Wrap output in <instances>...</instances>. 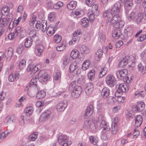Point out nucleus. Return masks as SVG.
Instances as JSON below:
<instances>
[{"label":"nucleus","instance_id":"nucleus-57","mask_svg":"<svg viewBox=\"0 0 146 146\" xmlns=\"http://www.w3.org/2000/svg\"><path fill=\"white\" fill-rule=\"evenodd\" d=\"M61 74L60 72L58 71L55 74L54 78V80H58L60 78Z\"/></svg>","mask_w":146,"mask_h":146},{"label":"nucleus","instance_id":"nucleus-39","mask_svg":"<svg viewBox=\"0 0 146 146\" xmlns=\"http://www.w3.org/2000/svg\"><path fill=\"white\" fill-rule=\"evenodd\" d=\"M33 111V108L32 107H27L25 110L26 115L29 116L32 114Z\"/></svg>","mask_w":146,"mask_h":146},{"label":"nucleus","instance_id":"nucleus-16","mask_svg":"<svg viewBox=\"0 0 146 146\" xmlns=\"http://www.w3.org/2000/svg\"><path fill=\"white\" fill-rule=\"evenodd\" d=\"M44 50V48L43 46L40 44L37 45L35 49L36 54L38 56H40Z\"/></svg>","mask_w":146,"mask_h":146},{"label":"nucleus","instance_id":"nucleus-25","mask_svg":"<svg viewBox=\"0 0 146 146\" xmlns=\"http://www.w3.org/2000/svg\"><path fill=\"white\" fill-rule=\"evenodd\" d=\"M77 5V2L75 1H70L67 5L68 8L70 10H73L75 9Z\"/></svg>","mask_w":146,"mask_h":146},{"label":"nucleus","instance_id":"nucleus-3","mask_svg":"<svg viewBox=\"0 0 146 146\" xmlns=\"http://www.w3.org/2000/svg\"><path fill=\"white\" fill-rule=\"evenodd\" d=\"M135 58L132 56L130 57H125L124 58H123L120 61L118 64V66L119 67L123 68L125 67L127 64L129 66L131 67H133L135 66V63L134 62H131L128 60V59H134Z\"/></svg>","mask_w":146,"mask_h":146},{"label":"nucleus","instance_id":"nucleus-34","mask_svg":"<svg viewBox=\"0 0 146 146\" xmlns=\"http://www.w3.org/2000/svg\"><path fill=\"white\" fill-rule=\"evenodd\" d=\"M90 64V62L89 60H87L84 62L82 66V69L83 70H86L88 69Z\"/></svg>","mask_w":146,"mask_h":146},{"label":"nucleus","instance_id":"nucleus-8","mask_svg":"<svg viewBox=\"0 0 146 146\" xmlns=\"http://www.w3.org/2000/svg\"><path fill=\"white\" fill-rule=\"evenodd\" d=\"M118 121V119L117 117H115L114 119L112 124L110 126V129L111 128V133L112 134H115L117 132V126Z\"/></svg>","mask_w":146,"mask_h":146},{"label":"nucleus","instance_id":"nucleus-53","mask_svg":"<svg viewBox=\"0 0 146 146\" xmlns=\"http://www.w3.org/2000/svg\"><path fill=\"white\" fill-rule=\"evenodd\" d=\"M76 86L75 82H72L69 85L68 88V90L69 92H72L74 90V88Z\"/></svg>","mask_w":146,"mask_h":146},{"label":"nucleus","instance_id":"nucleus-36","mask_svg":"<svg viewBox=\"0 0 146 146\" xmlns=\"http://www.w3.org/2000/svg\"><path fill=\"white\" fill-rule=\"evenodd\" d=\"M108 71V69L106 67L102 68L99 72V76L101 78L105 75Z\"/></svg>","mask_w":146,"mask_h":146},{"label":"nucleus","instance_id":"nucleus-17","mask_svg":"<svg viewBox=\"0 0 146 146\" xmlns=\"http://www.w3.org/2000/svg\"><path fill=\"white\" fill-rule=\"evenodd\" d=\"M125 13L127 17V19L129 21L133 20L136 16V13L134 12H130L129 11H126Z\"/></svg>","mask_w":146,"mask_h":146},{"label":"nucleus","instance_id":"nucleus-42","mask_svg":"<svg viewBox=\"0 0 146 146\" xmlns=\"http://www.w3.org/2000/svg\"><path fill=\"white\" fill-rule=\"evenodd\" d=\"M138 110L139 111H142L144 109L145 107V105L143 102H141L140 103H138L137 105Z\"/></svg>","mask_w":146,"mask_h":146},{"label":"nucleus","instance_id":"nucleus-41","mask_svg":"<svg viewBox=\"0 0 146 146\" xmlns=\"http://www.w3.org/2000/svg\"><path fill=\"white\" fill-rule=\"evenodd\" d=\"M73 14H75L78 17H81L84 14V12L83 11L79 9H76L74 12H72Z\"/></svg>","mask_w":146,"mask_h":146},{"label":"nucleus","instance_id":"nucleus-18","mask_svg":"<svg viewBox=\"0 0 146 146\" xmlns=\"http://www.w3.org/2000/svg\"><path fill=\"white\" fill-rule=\"evenodd\" d=\"M129 89L128 87L126 84H121L119 85L118 89L122 93L127 92L128 90Z\"/></svg>","mask_w":146,"mask_h":146},{"label":"nucleus","instance_id":"nucleus-54","mask_svg":"<svg viewBox=\"0 0 146 146\" xmlns=\"http://www.w3.org/2000/svg\"><path fill=\"white\" fill-rule=\"evenodd\" d=\"M90 141V143L93 144H95L98 142L97 138L93 136H91L89 137Z\"/></svg>","mask_w":146,"mask_h":146},{"label":"nucleus","instance_id":"nucleus-49","mask_svg":"<svg viewBox=\"0 0 146 146\" xmlns=\"http://www.w3.org/2000/svg\"><path fill=\"white\" fill-rule=\"evenodd\" d=\"M116 100L115 98L113 96H109L107 99V103L108 104H111L113 103Z\"/></svg>","mask_w":146,"mask_h":146},{"label":"nucleus","instance_id":"nucleus-20","mask_svg":"<svg viewBox=\"0 0 146 146\" xmlns=\"http://www.w3.org/2000/svg\"><path fill=\"white\" fill-rule=\"evenodd\" d=\"M19 74L18 73L11 74L9 77V80L11 82L17 81L19 78Z\"/></svg>","mask_w":146,"mask_h":146},{"label":"nucleus","instance_id":"nucleus-4","mask_svg":"<svg viewBox=\"0 0 146 146\" xmlns=\"http://www.w3.org/2000/svg\"><path fill=\"white\" fill-rule=\"evenodd\" d=\"M47 21L45 20H42L41 22L37 21L35 25L36 28L37 29H40L43 32L45 31L46 29Z\"/></svg>","mask_w":146,"mask_h":146},{"label":"nucleus","instance_id":"nucleus-21","mask_svg":"<svg viewBox=\"0 0 146 146\" xmlns=\"http://www.w3.org/2000/svg\"><path fill=\"white\" fill-rule=\"evenodd\" d=\"M56 30V27H53L51 26H49L46 29V33L49 36H51L55 32V31Z\"/></svg>","mask_w":146,"mask_h":146},{"label":"nucleus","instance_id":"nucleus-52","mask_svg":"<svg viewBox=\"0 0 146 146\" xmlns=\"http://www.w3.org/2000/svg\"><path fill=\"white\" fill-rule=\"evenodd\" d=\"M8 23V21L7 19H1L0 25L1 26H2L4 27L7 25Z\"/></svg>","mask_w":146,"mask_h":146},{"label":"nucleus","instance_id":"nucleus-1","mask_svg":"<svg viewBox=\"0 0 146 146\" xmlns=\"http://www.w3.org/2000/svg\"><path fill=\"white\" fill-rule=\"evenodd\" d=\"M94 125L96 129L102 128L103 132L104 133H106V131H109L110 129V126L106 123L103 115H101L96 119Z\"/></svg>","mask_w":146,"mask_h":146},{"label":"nucleus","instance_id":"nucleus-15","mask_svg":"<svg viewBox=\"0 0 146 146\" xmlns=\"http://www.w3.org/2000/svg\"><path fill=\"white\" fill-rule=\"evenodd\" d=\"M39 65H37L35 66L33 64H29L27 68V71H29L31 68H33V71L32 72H31L30 74L32 75L34 74L38 70L39 68L38 67Z\"/></svg>","mask_w":146,"mask_h":146},{"label":"nucleus","instance_id":"nucleus-27","mask_svg":"<svg viewBox=\"0 0 146 146\" xmlns=\"http://www.w3.org/2000/svg\"><path fill=\"white\" fill-rule=\"evenodd\" d=\"M10 11V9L7 6H5L3 7L1 10V12L2 14L4 15H7Z\"/></svg>","mask_w":146,"mask_h":146},{"label":"nucleus","instance_id":"nucleus-33","mask_svg":"<svg viewBox=\"0 0 146 146\" xmlns=\"http://www.w3.org/2000/svg\"><path fill=\"white\" fill-rule=\"evenodd\" d=\"M98 5L97 4L94 5L92 8V13L95 14L96 16L99 15V11L98 10Z\"/></svg>","mask_w":146,"mask_h":146},{"label":"nucleus","instance_id":"nucleus-13","mask_svg":"<svg viewBox=\"0 0 146 146\" xmlns=\"http://www.w3.org/2000/svg\"><path fill=\"white\" fill-rule=\"evenodd\" d=\"M121 28H116L114 29L112 31V36L115 39L119 38L122 35Z\"/></svg>","mask_w":146,"mask_h":146},{"label":"nucleus","instance_id":"nucleus-2","mask_svg":"<svg viewBox=\"0 0 146 146\" xmlns=\"http://www.w3.org/2000/svg\"><path fill=\"white\" fill-rule=\"evenodd\" d=\"M107 23H110L115 28H121L124 25L123 21H120V17L118 14H115L111 19H107Z\"/></svg>","mask_w":146,"mask_h":146},{"label":"nucleus","instance_id":"nucleus-50","mask_svg":"<svg viewBox=\"0 0 146 146\" xmlns=\"http://www.w3.org/2000/svg\"><path fill=\"white\" fill-rule=\"evenodd\" d=\"M143 15L141 13H139L137 15V18H136L135 22L137 24H139L141 20L143 18Z\"/></svg>","mask_w":146,"mask_h":146},{"label":"nucleus","instance_id":"nucleus-51","mask_svg":"<svg viewBox=\"0 0 146 146\" xmlns=\"http://www.w3.org/2000/svg\"><path fill=\"white\" fill-rule=\"evenodd\" d=\"M55 17V13L53 12H51L48 15V19L49 21H52L54 20Z\"/></svg>","mask_w":146,"mask_h":146},{"label":"nucleus","instance_id":"nucleus-58","mask_svg":"<svg viewBox=\"0 0 146 146\" xmlns=\"http://www.w3.org/2000/svg\"><path fill=\"white\" fill-rule=\"evenodd\" d=\"M18 34L16 32V31H14L13 33H11L9 34L8 37L9 39L11 40H12L13 38L15 37Z\"/></svg>","mask_w":146,"mask_h":146},{"label":"nucleus","instance_id":"nucleus-22","mask_svg":"<svg viewBox=\"0 0 146 146\" xmlns=\"http://www.w3.org/2000/svg\"><path fill=\"white\" fill-rule=\"evenodd\" d=\"M77 68L78 66L76 63L75 62H72L70 64V72H72L75 71L78 74Z\"/></svg>","mask_w":146,"mask_h":146},{"label":"nucleus","instance_id":"nucleus-61","mask_svg":"<svg viewBox=\"0 0 146 146\" xmlns=\"http://www.w3.org/2000/svg\"><path fill=\"white\" fill-rule=\"evenodd\" d=\"M96 0H86V3L89 7L91 6L95 2Z\"/></svg>","mask_w":146,"mask_h":146},{"label":"nucleus","instance_id":"nucleus-38","mask_svg":"<svg viewBox=\"0 0 146 146\" xmlns=\"http://www.w3.org/2000/svg\"><path fill=\"white\" fill-rule=\"evenodd\" d=\"M79 53V52L77 50H74L71 53L70 56L73 59H76L78 57Z\"/></svg>","mask_w":146,"mask_h":146},{"label":"nucleus","instance_id":"nucleus-48","mask_svg":"<svg viewBox=\"0 0 146 146\" xmlns=\"http://www.w3.org/2000/svg\"><path fill=\"white\" fill-rule=\"evenodd\" d=\"M81 22L82 26L84 27H87L89 22L88 20L86 18L82 19Z\"/></svg>","mask_w":146,"mask_h":146},{"label":"nucleus","instance_id":"nucleus-47","mask_svg":"<svg viewBox=\"0 0 146 146\" xmlns=\"http://www.w3.org/2000/svg\"><path fill=\"white\" fill-rule=\"evenodd\" d=\"M74 37L72 39V40L70 41L69 42V44L70 45L74 44L75 43L78 42L80 39V38L78 36H73Z\"/></svg>","mask_w":146,"mask_h":146},{"label":"nucleus","instance_id":"nucleus-35","mask_svg":"<svg viewBox=\"0 0 146 146\" xmlns=\"http://www.w3.org/2000/svg\"><path fill=\"white\" fill-rule=\"evenodd\" d=\"M103 54V51L101 49H99L96 53L95 54V59L97 60H99L102 56Z\"/></svg>","mask_w":146,"mask_h":146},{"label":"nucleus","instance_id":"nucleus-30","mask_svg":"<svg viewBox=\"0 0 146 146\" xmlns=\"http://www.w3.org/2000/svg\"><path fill=\"white\" fill-rule=\"evenodd\" d=\"M13 49L10 48H8L7 52L6 53V56L7 57V60H9L12 56L13 54Z\"/></svg>","mask_w":146,"mask_h":146},{"label":"nucleus","instance_id":"nucleus-64","mask_svg":"<svg viewBox=\"0 0 146 146\" xmlns=\"http://www.w3.org/2000/svg\"><path fill=\"white\" fill-rule=\"evenodd\" d=\"M92 113L91 111L89 110H87L86 109V112L85 113L84 116V117L85 118H87L91 115Z\"/></svg>","mask_w":146,"mask_h":146},{"label":"nucleus","instance_id":"nucleus-5","mask_svg":"<svg viewBox=\"0 0 146 146\" xmlns=\"http://www.w3.org/2000/svg\"><path fill=\"white\" fill-rule=\"evenodd\" d=\"M29 91L28 92V95L31 97H33L37 93L39 90L37 85H34L33 86H29Z\"/></svg>","mask_w":146,"mask_h":146},{"label":"nucleus","instance_id":"nucleus-32","mask_svg":"<svg viewBox=\"0 0 146 146\" xmlns=\"http://www.w3.org/2000/svg\"><path fill=\"white\" fill-rule=\"evenodd\" d=\"M94 125V124L91 121L87 120L84 122L83 127L85 129L91 128L92 125Z\"/></svg>","mask_w":146,"mask_h":146},{"label":"nucleus","instance_id":"nucleus-29","mask_svg":"<svg viewBox=\"0 0 146 146\" xmlns=\"http://www.w3.org/2000/svg\"><path fill=\"white\" fill-rule=\"evenodd\" d=\"M68 140V137L66 135H60L59 136L58 139V141L60 144H61L62 143Z\"/></svg>","mask_w":146,"mask_h":146},{"label":"nucleus","instance_id":"nucleus-44","mask_svg":"<svg viewBox=\"0 0 146 146\" xmlns=\"http://www.w3.org/2000/svg\"><path fill=\"white\" fill-rule=\"evenodd\" d=\"M95 72V70L93 69L91 70L90 72L88 74V77L90 80H92L94 78Z\"/></svg>","mask_w":146,"mask_h":146},{"label":"nucleus","instance_id":"nucleus-9","mask_svg":"<svg viewBox=\"0 0 146 146\" xmlns=\"http://www.w3.org/2000/svg\"><path fill=\"white\" fill-rule=\"evenodd\" d=\"M51 113V111L49 110H45L41 114L39 120L40 121H46L50 117Z\"/></svg>","mask_w":146,"mask_h":146},{"label":"nucleus","instance_id":"nucleus-23","mask_svg":"<svg viewBox=\"0 0 146 146\" xmlns=\"http://www.w3.org/2000/svg\"><path fill=\"white\" fill-rule=\"evenodd\" d=\"M138 68L139 71L142 74L146 73V63L143 65L141 63L139 64L138 66Z\"/></svg>","mask_w":146,"mask_h":146},{"label":"nucleus","instance_id":"nucleus-12","mask_svg":"<svg viewBox=\"0 0 146 146\" xmlns=\"http://www.w3.org/2000/svg\"><path fill=\"white\" fill-rule=\"evenodd\" d=\"M121 9L120 3L117 2L115 3L111 9V13L113 14H118Z\"/></svg>","mask_w":146,"mask_h":146},{"label":"nucleus","instance_id":"nucleus-60","mask_svg":"<svg viewBox=\"0 0 146 146\" xmlns=\"http://www.w3.org/2000/svg\"><path fill=\"white\" fill-rule=\"evenodd\" d=\"M36 79V78H33L29 84V86H33L34 85H37Z\"/></svg>","mask_w":146,"mask_h":146},{"label":"nucleus","instance_id":"nucleus-24","mask_svg":"<svg viewBox=\"0 0 146 146\" xmlns=\"http://www.w3.org/2000/svg\"><path fill=\"white\" fill-rule=\"evenodd\" d=\"M34 41L30 38L27 37L25 40V46L26 48H29L31 46L32 44V42Z\"/></svg>","mask_w":146,"mask_h":146},{"label":"nucleus","instance_id":"nucleus-45","mask_svg":"<svg viewBox=\"0 0 146 146\" xmlns=\"http://www.w3.org/2000/svg\"><path fill=\"white\" fill-rule=\"evenodd\" d=\"M54 42L56 43L59 42L62 40V37L59 35L56 34L54 35L53 37Z\"/></svg>","mask_w":146,"mask_h":146},{"label":"nucleus","instance_id":"nucleus-28","mask_svg":"<svg viewBox=\"0 0 146 146\" xmlns=\"http://www.w3.org/2000/svg\"><path fill=\"white\" fill-rule=\"evenodd\" d=\"M80 51L83 54H87L89 53V50L85 45H82L80 48Z\"/></svg>","mask_w":146,"mask_h":146},{"label":"nucleus","instance_id":"nucleus-40","mask_svg":"<svg viewBox=\"0 0 146 146\" xmlns=\"http://www.w3.org/2000/svg\"><path fill=\"white\" fill-rule=\"evenodd\" d=\"M45 96V93L43 91L41 90L38 92L36 95V98L38 99L43 98Z\"/></svg>","mask_w":146,"mask_h":146},{"label":"nucleus","instance_id":"nucleus-56","mask_svg":"<svg viewBox=\"0 0 146 146\" xmlns=\"http://www.w3.org/2000/svg\"><path fill=\"white\" fill-rule=\"evenodd\" d=\"M45 72V70H42L40 71L38 75V79L39 80H42V77L46 74Z\"/></svg>","mask_w":146,"mask_h":146},{"label":"nucleus","instance_id":"nucleus-55","mask_svg":"<svg viewBox=\"0 0 146 146\" xmlns=\"http://www.w3.org/2000/svg\"><path fill=\"white\" fill-rule=\"evenodd\" d=\"M125 2L124 3V6L126 7H129L130 8L133 5L132 1L131 0H127L125 1Z\"/></svg>","mask_w":146,"mask_h":146},{"label":"nucleus","instance_id":"nucleus-26","mask_svg":"<svg viewBox=\"0 0 146 146\" xmlns=\"http://www.w3.org/2000/svg\"><path fill=\"white\" fill-rule=\"evenodd\" d=\"M79 90L78 91L77 90H73L71 92V95L72 96L75 98H77L80 96L81 92L82 91V88H79L78 89Z\"/></svg>","mask_w":146,"mask_h":146},{"label":"nucleus","instance_id":"nucleus-37","mask_svg":"<svg viewBox=\"0 0 146 146\" xmlns=\"http://www.w3.org/2000/svg\"><path fill=\"white\" fill-rule=\"evenodd\" d=\"M113 13L110 12L108 11H105L103 13V16L104 17L107 18V19H111V18L113 16Z\"/></svg>","mask_w":146,"mask_h":146},{"label":"nucleus","instance_id":"nucleus-31","mask_svg":"<svg viewBox=\"0 0 146 146\" xmlns=\"http://www.w3.org/2000/svg\"><path fill=\"white\" fill-rule=\"evenodd\" d=\"M15 119L14 115H12L11 116H8L5 118L4 121L5 123H11V122H14Z\"/></svg>","mask_w":146,"mask_h":146},{"label":"nucleus","instance_id":"nucleus-59","mask_svg":"<svg viewBox=\"0 0 146 146\" xmlns=\"http://www.w3.org/2000/svg\"><path fill=\"white\" fill-rule=\"evenodd\" d=\"M63 5V3L59 1L53 6V8L55 9H59L60 7Z\"/></svg>","mask_w":146,"mask_h":146},{"label":"nucleus","instance_id":"nucleus-62","mask_svg":"<svg viewBox=\"0 0 146 146\" xmlns=\"http://www.w3.org/2000/svg\"><path fill=\"white\" fill-rule=\"evenodd\" d=\"M24 49V46L23 44L19 45L17 48V52L19 54H21Z\"/></svg>","mask_w":146,"mask_h":146},{"label":"nucleus","instance_id":"nucleus-46","mask_svg":"<svg viewBox=\"0 0 146 146\" xmlns=\"http://www.w3.org/2000/svg\"><path fill=\"white\" fill-rule=\"evenodd\" d=\"M129 28H128L127 29H125L124 30V35H123L122 36H124L125 39H126L129 36H130L132 35V31H131V32H128Z\"/></svg>","mask_w":146,"mask_h":146},{"label":"nucleus","instance_id":"nucleus-63","mask_svg":"<svg viewBox=\"0 0 146 146\" xmlns=\"http://www.w3.org/2000/svg\"><path fill=\"white\" fill-rule=\"evenodd\" d=\"M50 77L49 76L46 74H44V76L42 77V80H39V81L41 82H45L47 81L48 80Z\"/></svg>","mask_w":146,"mask_h":146},{"label":"nucleus","instance_id":"nucleus-14","mask_svg":"<svg viewBox=\"0 0 146 146\" xmlns=\"http://www.w3.org/2000/svg\"><path fill=\"white\" fill-rule=\"evenodd\" d=\"M110 91L108 88H104L101 91V94L102 98L104 99L106 98L110 94Z\"/></svg>","mask_w":146,"mask_h":146},{"label":"nucleus","instance_id":"nucleus-11","mask_svg":"<svg viewBox=\"0 0 146 146\" xmlns=\"http://www.w3.org/2000/svg\"><path fill=\"white\" fill-rule=\"evenodd\" d=\"M29 38H30L33 40H34V42L38 41L39 37L38 34H37L36 31L35 30H32L29 33Z\"/></svg>","mask_w":146,"mask_h":146},{"label":"nucleus","instance_id":"nucleus-19","mask_svg":"<svg viewBox=\"0 0 146 146\" xmlns=\"http://www.w3.org/2000/svg\"><path fill=\"white\" fill-rule=\"evenodd\" d=\"M135 125L136 127L140 126L141 125L143 121V118L140 115H138L135 117Z\"/></svg>","mask_w":146,"mask_h":146},{"label":"nucleus","instance_id":"nucleus-10","mask_svg":"<svg viewBox=\"0 0 146 146\" xmlns=\"http://www.w3.org/2000/svg\"><path fill=\"white\" fill-rule=\"evenodd\" d=\"M67 106V102L66 101H62L57 104L56 109L59 111H64Z\"/></svg>","mask_w":146,"mask_h":146},{"label":"nucleus","instance_id":"nucleus-7","mask_svg":"<svg viewBox=\"0 0 146 146\" xmlns=\"http://www.w3.org/2000/svg\"><path fill=\"white\" fill-rule=\"evenodd\" d=\"M127 70L126 69H123L117 71L116 72V75L118 78L120 79H123L126 77L127 80L129 79V78L127 75Z\"/></svg>","mask_w":146,"mask_h":146},{"label":"nucleus","instance_id":"nucleus-6","mask_svg":"<svg viewBox=\"0 0 146 146\" xmlns=\"http://www.w3.org/2000/svg\"><path fill=\"white\" fill-rule=\"evenodd\" d=\"M116 80L115 77L110 75H108L106 79V82L109 86L111 87H113L115 83Z\"/></svg>","mask_w":146,"mask_h":146},{"label":"nucleus","instance_id":"nucleus-43","mask_svg":"<svg viewBox=\"0 0 146 146\" xmlns=\"http://www.w3.org/2000/svg\"><path fill=\"white\" fill-rule=\"evenodd\" d=\"M37 133L35 132L30 135L29 137V139L31 141H34L37 138Z\"/></svg>","mask_w":146,"mask_h":146}]
</instances>
